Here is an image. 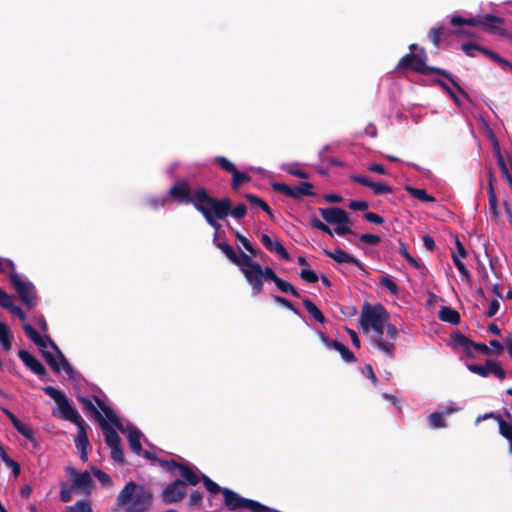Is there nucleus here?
Returning a JSON list of instances; mask_svg holds the SVG:
<instances>
[{"instance_id": "e433bc0d", "label": "nucleus", "mask_w": 512, "mask_h": 512, "mask_svg": "<svg viewBox=\"0 0 512 512\" xmlns=\"http://www.w3.org/2000/svg\"><path fill=\"white\" fill-rule=\"evenodd\" d=\"M251 180V177L249 174L245 172H240L237 169L232 173V183L231 186L233 190H238L239 187L245 183Z\"/></svg>"}, {"instance_id": "9b49d317", "label": "nucleus", "mask_w": 512, "mask_h": 512, "mask_svg": "<svg viewBox=\"0 0 512 512\" xmlns=\"http://www.w3.org/2000/svg\"><path fill=\"white\" fill-rule=\"evenodd\" d=\"M67 473L69 474L72 482V488L83 492L85 494H89L94 487V481L92 480L89 472H78L73 467L66 468Z\"/></svg>"}, {"instance_id": "864d4df0", "label": "nucleus", "mask_w": 512, "mask_h": 512, "mask_svg": "<svg viewBox=\"0 0 512 512\" xmlns=\"http://www.w3.org/2000/svg\"><path fill=\"white\" fill-rule=\"evenodd\" d=\"M461 49L468 57H476V52L480 49V45L474 42H467L461 45Z\"/></svg>"}, {"instance_id": "f03ea898", "label": "nucleus", "mask_w": 512, "mask_h": 512, "mask_svg": "<svg viewBox=\"0 0 512 512\" xmlns=\"http://www.w3.org/2000/svg\"><path fill=\"white\" fill-rule=\"evenodd\" d=\"M505 20L493 14L478 15L470 18H463L459 15H453L450 23L457 26L452 34L457 37H475V34L469 27H480L484 31L498 36H506L507 31L503 27Z\"/></svg>"}, {"instance_id": "2eb2a0df", "label": "nucleus", "mask_w": 512, "mask_h": 512, "mask_svg": "<svg viewBox=\"0 0 512 512\" xmlns=\"http://www.w3.org/2000/svg\"><path fill=\"white\" fill-rule=\"evenodd\" d=\"M178 473L183 478V481L186 483V486H195L200 481L204 483V477H207L206 475L202 474L195 466L187 462L181 465Z\"/></svg>"}, {"instance_id": "f8f14e48", "label": "nucleus", "mask_w": 512, "mask_h": 512, "mask_svg": "<svg viewBox=\"0 0 512 512\" xmlns=\"http://www.w3.org/2000/svg\"><path fill=\"white\" fill-rule=\"evenodd\" d=\"M467 368L472 373L478 374L482 377H487L489 374H494L500 380H504L506 378V372L501 367L500 363L492 359H487L484 365L468 364Z\"/></svg>"}, {"instance_id": "c03bdc74", "label": "nucleus", "mask_w": 512, "mask_h": 512, "mask_svg": "<svg viewBox=\"0 0 512 512\" xmlns=\"http://www.w3.org/2000/svg\"><path fill=\"white\" fill-rule=\"evenodd\" d=\"M336 346L337 347L335 350L340 353V355L344 361H346L348 363L356 361L354 353L352 351H350L344 344H342L340 342L339 345H336Z\"/></svg>"}, {"instance_id": "0e129e2a", "label": "nucleus", "mask_w": 512, "mask_h": 512, "mask_svg": "<svg viewBox=\"0 0 512 512\" xmlns=\"http://www.w3.org/2000/svg\"><path fill=\"white\" fill-rule=\"evenodd\" d=\"M93 474L103 485L108 486L112 484L111 477L102 470L94 468Z\"/></svg>"}, {"instance_id": "dca6fc26", "label": "nucleus", "mask_w": 512, "mask_h": 512, "mask_svg": "<svg viewBox=\"0 0 512 512\" xmlns=\"http://www.w3.org/2000/svg\"><path fill=\"white\" fill-rule=\"evenodd\" d=\"M57 405L63 419L71 421L77 426L85 423L78 412L69 404L66 397L61 400L60 403H57Z\"/></svg>"}, {"instance_id": "4468645a", "label": "nucleus", "mask_w": 512, "mask_h": 512, "mask_svg": "<svg viewBox=\"0 0 512 512\" xmlns=\"http://www.w3.org/2000/svg\"><path fill=\"white\" fill-rule=\"evenodd\" d=\"M320 215L328 224H349L348 213L339 207H327L319 209Z\"/></svg>"}, {"instance_id": "f3484780", "label": "nucleus", "mask_w": 512, "mask_h": 512, "mask_svg": "<svg viewBox=\"0 0 512 512\" xmlns=\"http://www.w3.org/2000/svg\"><path fill=\"white\" fill-rule=\"evenodd\" d=\"M78 427V432L75 437V445L76 448L80 452V458L82 461L86 462L88 460V452L87 448L89 446L88 435L86 431V423L81 424Z\"/></svg>"}, {"instance_id": "7ed1b4c3", "label": "nucleus", "mask_w": 512, "mask_h": 512, "mask_svg": "<svg viewBox=\"0 0 512 512\" xmlns=\"http://www.w3.org/2000/svg\"><path fill=\"white\" fill-rule=\"evenodd\" d=\"M153 500L150 489L133 481L128 482L117 497V506L124 512H147Z\"/></svg>"}, {"instance_id": "6e6552de", "label": "nucleus", "mask_w": 512, "mask_h": 512, "mask_svg": "<svg viewBox=\"0 0 512 512\" xmlns=\"http://www.w3.org/2000/svg\"><path fill=\"white\" fill-rule=\"evenodd\" d=\"M9 278L15 287L21 302L28 309L35 307L37 304V293L33 284L31 282L21 280L15 272H12Z\"/></svg>"}, {"instance_id": "412c9836", "label": "nucleus", "mask_w": 512, "mask_h": 512, "mask_svg": "<svg viewBox=\"0 0 512 512\" xmlns=\"http://www.w3.org/2000/svg\"><path fill=\"white\" fill-rule=\"evenodd\" d=\"M125 432H127L128 434L127 438L130 449L137 455H141L142 445L140 440L142 433L140 432V430L134 426H129L127 429H125Z\"/></svg>"}, {"instance_id": "72a5a7b5", "label": "nucleus", "mask_w": 512, "mask_h": 512, "mask_svg": "<svg viewBox=\"0 0 512 512\" xmlns=\"http://www.w3.org/2000/svg\"><path fill=\"white\" fill-rule=\"evenodd\" d=\"M247 214V207L245 204L240 203L235 207H232V202L229 199V208H228V216H232L235 220L239 221L245 217Z\"/></svg>"}, {"instance_id": "37998d69", "label": "nucleus", "mask_w": 512, "mask_h": 512, "mask_svg": "<svg viewBox=\"0 0 512 512\" xmlns=\"http://www.w3.org/2000/svg\"><path fill=\"white\" fill-rule=\"evenodd\" d=\"M453 340L456 345L463 347L469 356L472 355V353L470 351L472 341L470 339H468L466 336H464L462 334L456 333L453 336Z\"/></svg>"}, {"instance_id": "680f3d73", "label": "nucleus", "mask_w": 512, "mask_h": 512, "mask_svg": "<svg viewBox=\"0 0 512 512\" xmlns=\"http://www.w3.org/2000/svg\"><path fill=\"white\" fill-rule=\"evenodd\" d=\"M111 449V458L118 463H124V454L120 445L109 447Z\"/></svg>"}, {"instance_id": "8fccbe9b", "label": "nucleus", "mask_w": 512, "mask_h": 512, "mask_svg": "<svg viewBox=\"0 0 512 512\" xmlns=\"http://www.w3.org/2000/svg\"><path fill=\"white\" fill-rule=\"evenodd\" d=\"M370 188L375 195L389 194L392 192V187L384 183L372 181Z\"/></svg>"}, {"instance_id": "4d7b16f0", "label": "nucleus", "mask_w": 512, "mask_h": 512, "mask_svg": "<svg viewBox=\"0 0 512 512\" xmlns=\"http://www.w3.org/2000/svg\"><path fill=\"white\" fill-rule=\"evenodd\" d=\"M203 495L199 491H193L189 498V507L192 509H198L202 505Z\"/></svg>"}, {"instance_id": "603ef678", "label": "nucleus", "mask_w": 512, "mask_h": 512, "mask_svg": "<svg viewBox=\"0 0 512 512\" xmlns=\"http://www.w3.org/2000/svg\"><path fill=\"white\" fill-rule=\"evenodd\" d=\"M43 356L46 360V362L48 363V365L52 368V370L55 372V373H60V365L58 363V361L56 360L55 356L49 352V351H43Z\"/></svg>"}, {"instance_id": "69168bd1", "label": "nucleus", "mask_w": 512, "mask_h": 512, "mask_svg": "<svg viewBox=\"0 0 512 512\" xmlns=\"http://www.w3.org/2000/svg\"><path fill=\"white\" fill-rule=\"evenodd\" d=\"M380 240H381L380 237L375 234H362L360 236V241L362 243H365V244L371 245V246L377 245L380 242Z\"/></svg>"}, {"instance_id": "20e7f679", "label": "nucleus", "mask_w": 512, "mask_h": 512, "mask_svg": "<svg viewBox=\"0 0 512 512\" xmlns=\"http://www.w3.org/2000/svg\"><path fill=\"white\" fill-rule=\"evenodd\" d=\"M427 55L424 49H421V54L413 52L405 54L400 58L397 69L398 70H411L422 75L438 74L451 82L453 87L465 98H469L467 92L459 85L454 77L445 69L429 66L426 64Z\"/></svg>"}, {"instance_id": "f257e3e1", "label": "nucleus", "mask_w": 512, "mask_h": 512, "mask_svg": "<svg viewBox=\"0 0 512 512\" xmlns=\"http://www.w3.org/2000/svg\"><path fill=\"white\" fill-rule=\"evenodd\" d=\"M389 313L381 304H363L359 322L364 332H373L372 344L385 355L393 358L395 355V344L398 337V329L388 322Z\"/></svg>"}, {"instance_id": "a211bd4d", "label": "nucleus", "mask_w": 512, "mask_h": 512, "mask_svg": "<svg viewBox=\"0 0 512 512\" xmlns=\"http://www.w3.org/2000/svg\"><path fill=\"white\" fill-rule=\"evenodd\" d=\"M19 358L22 360V362L35 374L38 376H44L46 375V369L42 365V363L37 360L33 355H31L26 350H20L18 352Z\"/></svg>"}, {"instance_id": "6e6d98bb", "label": "nucleus", "mask_w": 512, "mask_h": 512, "mask_svg": "<svg viewBox=\"0 0 512 512\" xmlns=\"http://www.w3.org/2000/svg\"><path fill=\"white\" fill-rule=\"evenodd\" d=\"M13 426L25 438H27V439L33 438V430L30 427H28L27 425L23 424L20 420H18V422H16Z\"/></svg>"}, {"instance_id": "9d476101", "label": "nucleus", "mask_w": 512, "mask_h": 512, "mask_svg": "<svg viewBox=\"0 0 512 512\" xmlns=\"http://www.w3.org/2000/svg\"><path fill=\"white\" fill-rule=\"evenodd\" d=\"M186 494V483L182 479H176L162 491L161 498L166 504H175L182 501Z\"/></svg>"}, {"instance_id": "ddd939ff", "label": "nucleus", "mask_w": 512, "mask_h": 512, "mask_svg": "<svg viewBox=\"0 0 512 512\" xmlns=\"http://www.w3.org/2000/svg\"><path fill=\"white\" fill-rule=\"evenodd\" d=\"M169 195L180 204H192L195 207L196 190L192 192L190 186L184 181L177 182L172 186L169 190Z\"/></svg>"}, {"instance_id": "a19ab883", "label": "nucleus", "mask_w": 512, "mask_h": 512, "mask_svg": "<svg viewBox=\"0 0 512 512\" xmlns=\"http://www.w3.org/2000/svg\"><path fill=\"white\" fill-rule=\"evenodd\" d=\"M428 422L432 428H444L446 427V421L443 413L434 412L428 416Z\"/></svg>"}, {"instance_id": "f704fd0d", "label": "nucleus", "mask_w": 512, "mask_h": 512, "mask_svg": "<svg viewBox=\"0 0 512 512\" xmlns=\"http://www.w3.org/2000/svg\"><path fill=\"white\" fill-rule=\"evenodd\" d=\"M496 156H497V163L502 172L503 177L512 186V176L508 170L506 162L500 152V149H499V146L497 143H496Z\"/></svg>"}, {"instance_id": "79ce46f5", "label": "nucleus", "mask_w": 512, "mask_h": 512, "mask_svg": "<svg viewBox=\"0 0 512 512\" xmlns=\"http://www.w3.org/2000/svg\"><path fill=\"white\" fill-rule=\"evenodd\" d=\"M3 308L7 309L11 314L18 316L21 320L26 318L24 311L19 306L14 305L13 296H10L8 301L3 304Z\"/></svg>"}, {"instance_id": "09e8293b", "label": "nucleus", "mask_w": 512, "mask_h": 512, "mask_svg": "<svg viewBox=\"0 0 512 512\" xmlns=\"http://www.w3.org/2000/svg\"><path fill=\"white\" fill-rule=\"evenodd\" d=\"M158 463L162 468L166 469L167 471H169L171 473H174L176 471L179 472L181 465H183V463H179L175 460H163V459L158 460Z\"/></svg>"}, {"instance_id": "ea45409f", "label": "nucleus", "mask_w": 512, "mask_h": 512, "mask_svg": "<svg viewBox=\"0 0 512 512\" xmlns=\"http://www.w3.org/2000/svg\"><path fill=\"white\" fill-rule=\"evenodd\" d=\"M434 85L440 86L453 100V102L460 106V99L457 94L450 88V86L442 79L436 78L432 81Z\"/></svg>"}, {"instance_id": "393cba45", "label": "nucleus", "mask_w": 512, "mask_h": 512, "mask_svg": "<svg viewBox=\"0 0 512 512\" xmlns=\"http://www.w3.org/2000/svg\"><path fill=\"white\" fill-rule=\"evenodd\" d=\"M438 317L441 321L447 322L453 325L460 323V314L453 308L443 306L438 312Z\"/></svg>"}, {"instance_id": "7c9ffc66", "label": "nucleus", "mask_w": 512, "mask_h": 512, "mask_svg": "<svg viewBox=\"0 0 512 512\" xmlns=\"http://www.w3.org/2000/svg\"><path fill=\"white\" fill-rule=\"evenodd\" d=\"M313 185L310 182H301L298 186L293 187V199H301L303 196H312Z\"/></svg>"}, {"instance_id": "1a4fd4ad", "label": "nucleus", "mask_w": 512, "mask_h": 512, "mask_svg": "<svg viewBox=\"0 0 512 512\" xmlns=\"http://www.w3.org/2000/svg\"><path fill=\"white\" fill-rule=\"evenodd\" d=\"M215 227L219 228L220 226ZM214 243L233 264L240 268L241 272L243 273V269L247 267L252 257L244 252L237 253L231 245L225 241L220 240L218 229H216L215 232Z\"/></svg>"}, {"instance_id": "b1692460", "label": "nucleus", "mask_w": 512, "mask_h": 512, "mask_svg": "<svg viewBox=\"0 0 512 512\" xmlns=\"http://www.w3.org/2000/svg\"><path fill=\"white\" fill-rule=\"evenodd\" d=\"M101 429L103 430L105 436V442L109 447L117 446L121 444V440L117 432L108 424V422L103 420V422L99 423Z\"/></svg>"}, {"instance_id": "6ab92c4d", "label": "nucleus", "mask_w": 512, "mask_h": 512, "mask_svg": "<svg viewBox=\"0 0 512 512\" xmlns=\"http://www.w3.org/2000/svg\"><path fill=\"white\" fill-rule=\"evenodd\" d=\"M261 242L268 251L278 254L279 257L282 258L283 260H286V261L290 260L289 253L286 251L285 247L278 240H273L267 234H262Z\"/></svg>"}, {"instance_id": "5fc2aeb1", "label": "nucleus", "mask_w": 512, "mask_h": 512, "mask_svg": "<svg viewBox=\"0 0 512 512\" xmlns=\"http://www.w3.org/2000/svg\"><path fill=\"white\" fill-rule=\"evenodd\" d=\"M43 391L46 395L50 396L56 403H60V401L65 398V396L59 390L52 386L44 387Z\"/></svg>"}, {"instance_id": "338daca9", "label": "nucleus", "mask_w": 512, "mask_h": 512, "mask_svg": "<svg viewBox=\"0 0 512 512\" xmlns=\"http://www.w3.org/2000/svg\"><path fill=\"white\" fill-rule=\"evenodd\" d=\"M68 512H92V509L88 503L78 501L74 506L69 508Z\"/></svg>"}, {"instance_id": "39448f33", "label": "nucleus", "mask_w": 512, "mask_h": 512, "mask_svg": "<svg viewBox=\"0 0 512 512\" xmlns=\"http://www.w3.org/2000/svg\"><path fill=\"white\" fill-rule=\"evenodd\" d=\"M229 198H214L206 189L196 190L195 209L200 212L208 224H218L228 216Z\"/></svg>"}, {"instance_id": "bf43d9fd", "label": "nucleus", "mask_w": 512, "mask_h": 512, "mask_svg": "<svg viewBox=\"0 0 512 512\" xmlns=\"http://www.w3.org/2000/svg\"><path fill=\"white\" fill-rule=\"evenodd\" d=\"M272 188L274 191L284 194L290 198H293V187L288 186L285 183H273Z\"/></svg>"}, {"instance_id": "e2e57ef3", "label": "nucleus", "mask_w": 512, "mask_h": 512, "mask_svg": "<svg viewBox=\"0 0 512 512\" xmlns=\"http://www.w3.org/2000/svg\"><path fill=\"white\" fill-rule=\"evenodd\" d=\"M23 329L28 338L34 343H38L40 341V334L30 324H24Z\"/></svg>"}, {"instance_id": "de8ad7c7", "label": "nucleus", "mask_w": 512, "mask_h": 512, "mask_svg": "<svg viewBox=\"0 0 512 512\" xmlns=\"http://www.w3.org/2000/svg\"><path fill=\"white\" fill-rule=\"evenodd\" d=\"M380 285L386 288L391 294L397 295L399 288L397 284L388 276H383L380 279Z\"/></svg>"}, {"instance_id": "4be33fe9", "label": "nucleus", "mask_w": 512, "mask_h": 512, "mask_svg": "<svg viewBox=\"0 0 512 512\" xmlns=\"http://www.w3.org/2000/svg\"><path fill=\"white\" fill-rule=\"evenodd\" d=\"M95 399V402L97 403L98 407L102 410V412L104 413L106 419L111 422L114 426H116L122 433H125V428L124 426L121 424L118 416L116 415V413L114 412V410L109 407L108 405H106L101 399H99L98 397H94Z\"/></svg>"}, {"instance_id": "a18cd8bd", "label": "nucleus", "mask_w": 512, "mask_h": 512, "mask_svg": "<svg viewBox=\"0 0 512 512\" xmlns=\"http://www.w3.org/2000/svg\"><path fill=\"white\" fill-rule=\"evenodd\" d=\"M215 162L219 165L221 169L231 174L237 169L236 166L224 156L216 157Z\"/></svg>"}, {"instance_id": "052dcab7", "label": "nucleus", "mask_w": 512, "mask_h": 512, "mask_svg": "<svg viewBox=\"0 0 512 512\" xmlns=\"http://www.w3.org/2000/svg\"><path fill=\"white\" fill-rule=\"evenodd\" d=\"M300 277L303 281L308 283H316L319 280L318 275L310 269H302L300 272Z\"/></svg>"}, {"instance_id": "c756f323", "label": "nucleus", "mask_w": 512, "mask_h": 512, "mask_svg": "<svg viewBox=\"0 0 512 512\" xmlns=\"http://www.w3.org/2000/svg\"><path fill=\"white\" fill-rule=\"evenodd\" d=\"M245 197L253 206L260 207L267 214H269L271 221H273V222L277 221L274 213L272 212V210L270 209L268 204L263 199H261L260 197H258L257 195H254V194H246Z\"/></svg>"}, {"instance_id": "0eeeda50", "label": "nucleus", "mask_w": 512, "mask_h": 512, "mask_svg": "<svg viewBox=\"0 0 512 512\" xmlns=\"http://www.w3.org/2000/svg\"><path fill=\"white\" fill-rule=\"evenodd\" d=\"M243 275L251 285L254 295H258L263 291V280L275 283L279 278L271 267L262 268L253 258L250 259L247 267L243 269Z\"/></svg>"}, {"instance_id": "bb28decb", "label": "nucleus", "mask_w": 512, "mask_h": 512, "mask_svg": "<svg viewBox=\"0 0 512 512\" xmlns=\"http://www.w3.org/2000/svg\"><path fill=\"white\" fill-rule=\"evenodd\" d=\"M478 52L482 53L492 61L496 62L498 65H500L503 69H509L512 71V63L505 58L501 57L496 52L480 45V49H478Z\"/></svg>"}, {"instance_id": "3c124183", "label": "nucleus", "mask_w": 512, "mask_h": 512, "mask_svg": "<svg viewBox=\"0 0 512 512\" xmlns=\"http://www.w3.org/2000/svg\"><path fill=\"white\" fill-rule=\"evenodd\" d=\"M443 27H433L429 30L428 36L429 39L432 41L433 45L438 48L440 44V37L443 34Z\"/></svg>"}, {"instance_id": "c85d7f7f", "label": "nucleus", "mask_w": 512, "mask_h": 512, "mask_svg": "<svg viewBox=\"0 0 512 512\" xmlns=\"http://www.w3.org/2000/svg\"><path fill=\"white\" fill-rule=\"evenodd\" d=\"M78 400L82 404L83 408L87 412H89L98 423L103 422V420H105V418L98 411V409L96 408V406L94 405L93 401L90 398L79 397Z\"/></svg>"}, {"instance_id": "774afa93", "label": "nucleus", "mask_w": 512, "mask_h": 512, "mask_svg": "<svg viewBox=\"0 0 512 512\" xmlns=\"http://www.w3.org/2000/svg\"><path fill=\"white\" fill-rule=\"evenodd\" d=\"M363 219L367 222H370L372 224H382L383 218L377 213L374 212H365L363 215Z\"/></svg>"}, {"instance_id": "5701e85b", "label": "nucleus", "mask_w": 512, "mask_h": 512, "mask_svg": "<svg viewBox=\"0 0 512 512\" xmlns=\"http://www.w3.org/2000/svg\"><path fill=\"white\" fill-rule=\"evenodd\" d=\"M505 416L510 420L509 422L504 420L501 416H497V421L501 435L510 442V449L512 450V415L506 410Z\"/></svg>"}, {"instance_id": "4c0bfd02", "label": "nucleus", "mask_w": 512, "mask_h": 512, "mask_svg": "<svg viewBox=\"0 0 512 512\" xmlns=\"http://www.w3.org/2000/svg\"><path fill=\"white\" fill-rule=\"evenodd\" d=\"M275 285L277 286V288L283 292V293H289L291 295H293L294 297H297L299 298L300 297V294L299 292L296 290V288L291 284L289 283L288 281H285L283 279H281L280 277L278 278V280L275 282Z\"/></svg>"}, {"instance_id": "423d86ee", "label": "nucleus", "mask_w": 512, "mask_h": 512, "mask_svg": "<svg viewBox=\"0 0 512 512\" xmlns=\"http://www.w3.org/2000/svg\"><path fill=\"white\" fill-rule=\"evenodd\" d=\"M204 487L211 495L222 493L224 498V504L231 511H236L240 509H249L253 512L268 511V508L262 505L261 503L243 498L239 494L228 488H222L217 483L212 481L209 477H204Z\"/></svg>"}, {"instance_id": "2f4dec72", "label": "nucleus", "mask_w": 512, "mask_h": 512, "mask_svg": "<svg viewBox=\"0 0 512 512\" xmlns=\"http://www.w3.org/2000/svg\"><path fill=\"white\" fill-rule=\"evenodd\" d=\"M405 189L412 197L422 202H435V198L428 195L425 189L414 188L412 186H406Z\"/></svg>"}, {"instance_id": "c9c22d12", "label": "nucleus", "mask_w": 512, "mask_h": 512, "mask_svg": "<svg viewBox=\"0 0 512 512\" xmlns=\"http://www.w3.org/2000/svg\"><path fill=\"white\" fill-rule=\"evenodd\" d=\"M320 230H322L324 233L329 234L330 236H333L334 234H337L338 236H346L348 234H352V231L349 226H335V228L332 230L330 226H316Z\"/></svg>"}, {"instance_id": "cd10ccee", "label": "nucleus", "mask_w": 512, "mask_h": 512, "mask_svg": "<svg viewBox=\"0 0 512 512\" xmlns=\"http://www.w3.org/2000/svg\"><path fill=\"white\" fill-rule=\"evenodd\" d=\"M488 176H489V209L493 213L495 220L498 219L499 212H498V204H497V197L494 191L493 187V173L492 170H488Z\"/></svg>"}, {"instance_id": "aec40b11", "label": "nucleus", "mask_w": 512, "mask_h": 512, "mask_svg": "<svg viewBox=\"0 0 512 512\" xmlns=\"http://www.w3.org/2000/svg\"><path fill=\"white\" fill-rule=\"evenodd\" d=\"M324 254L333 260H335L337 263H351L359 267L360 269H363V265L360 261H358L355 257L347 254L342 249H336L335 251L331 252L329 250H324Z\"/></svg>"}, {"instance_id": "473e14b6", "label": "nucleus", "mask_w": 512, "mask_h": 512, "mask_svg": "<svg viewBox=\"0 0 512 512\" xmlns=\"http://www.w3.org/2000/svg\"><path fill=\"white\" fill-rule=\"evenodd\" d=\"M303 305L316 321L320 323H323L325 321V316L323 315V313L309 298L303 299Z\"/></svg>"}, {"instance_id": "a878e982", "label": "nucleus", "mask_w": 512, "mask_h": 512, "mask_svg": "<svg viewBox=\"0 0 512 512\" xmlns=\"http://www.w3.org/2000/svg\"><path fill=\"white\" fill-rule=\"evenodd\" d=\"M478 52L482 53L492 61L496 62L498 65H500L503 69H509L512 71V63L505 58L501 57L496 52L480 45V49H478Z\"/></svg>"}, {"instance_id": "13d9d810", "label": "nucleus", "mask_w": 512, "mask_h": 512, "mask_svg": "<svg viewBox=\"0 0 512 512\" xmlns=\"http://www.w3.org/2000/svg\"><path fill=\"white\" fill-rule=\"evenodd\" d=\"M73 490H75V489L72 488V486H68L67 483H62L61 490H60V500L64 503L71 501Z\"/></svg>"}, {"instance_id": "58836bf2", "label": "nucleus", "mask_w": 512, "mask_h": 512, "mask_svg": "<svg viewBox=\"0 0 512 512\" xmlns=\"http://www.w3.org/2000/svg\"><path fill=\"white\" fill-rule=\"evenodd\" d=\"M49 342H50V345L51 347L58 353V357L60 359V362H61V365H62V368L63 370L65 371V373L69 376H71L73 373H74V369L73 367L70 365V363L67 361V359L65 358V356L62 354V352L59 350V348L57 347V345L51 340L49 339Z\"/></svg>"}, {"instance_id": "49530a36", "label": "nucleus", "mask_w": 512, "mask_h": 512, "mask_svg": "<svg viewBox=\"0 0 512 512\" xmlns=\"http://www.w3.org/2000/svg\"><path fill=\"white\" fill-rule=\"evenodd\" d=\"M452 259H453V262L456 266V268L458 269V271L460 272L461 276H462V279L463 280H470V272L468 271V269L465 267V265L463 264V262L460 260V258L458 257V255H456L455 253L452 254Z\"/></svg>"}]
</instances>
